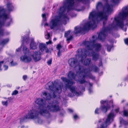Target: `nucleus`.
Instances as JSON below:
<instances>
[{"instance_id": "34", "label": "nucleus", "mask_w": 128, "mask_h": 128, "mask_svg": "<svg viewBox=\"0 0 128 128\" xmlns=\"http://www.w3.org/2000/svg\"><path fill=\"white\" fill-rule=\"evenodd\" d=\"M93 70L95 72H98L99 71V68L96 66H94L93 68Z\"/></svg>"}, {"instance_id": "31", "label": "nucleus", "mask_w": 128, "mask_h": 128, "mask_svg": "<svg viewBox=\"0 0 128 128\" xmlns=\"http://www.w3.org/2000/svg\"><path fill=\"white\" fill-rule=\"evenodd\" d=\"M42 21L44 22L46 21V15L45 14H43L42 15Z\"/></svg>"}, {"instance_id": "63", "label": "nucleus", "mask_w": 128, "mask_h": 128, "mask_svg": "<svg viewBox=\"0 0 128 128\" xmlns=\"http://www.w3.org/2000/svg\"><path fill=\"white\" fill-rule=\"evenodd\" d=\"M56 40V38H54V41H55Z\"/></svg>"}, {"instance_id": "39", "label": "nucleus", "mask_w": 128, "mask_h": 128, "mask_svg": "<svg viewBox=\"0 0 128 128\" xmlns=\"http://www.w3.org/2000/svg\"><path fill=\"white\" fill-rule=\"evenodd\" d=\"M18 93V91L17 90H14L12 92V95H16Z\"/></svg>"}, {"instance_id": "32", "label": "nucleus", "mask_w": 128, "mask_h": 128, "mask_svg": "<svg viewBox=\"0 0 128 128\" xmlns=\"http://www.w3.org/2000/svg\"><path fill=\"white\" fill-rule=\"evenodd\" d=\"M106 46L107 47V51L108 52H110L111 50V48H112V46L108 44H107L106 45Z\"/></svg>"}, {"instance_id": "15", "label": "nucleus", "mask_w": 128, "mask_h": 128, "mask_svg": "<svg viewBox=\"0 0 128 128\" xmlns=\"http://www.w3.org/2000/svg\"><path fill=\"white\" fill-rule=\"evenodd\" d=\"M44 51L46 53H48L49 52V50L47 47V45L43 43H40V51L42 52Z\"/></svg>"}, {"instance_id": "57", "label": "nucleus", "mask_w": 128, "mask_h": 128, "mask_svg": "<svg viewBox=\"0 0 128 128\" xmlns=\"http://www.w3.org/2000/svg\"><path fill=\"white\" fill-rule=\"evenodd\" d=\"M126 101V100H123L121 102V103H123V102H124Z\"/></svg>"}, {"instance_id": "4", "label": "nucleus", "mask_w": 128, "mask_h": 128, "mask_svg": "<svg viewBox=\"0 0 128 128\" xmlns=\"http://www.w3.org/2000/svg\"><path fill=\"white\" fill-rule=\"evenodd\" d=\"M89 50H90L85 48L78 49L77 50L78 54L77 55L79 58H81L80 61L81 62H83L87 55L92 56V60L94 61H96L98 59L100 54L98 52L92 50L90 53Z\"/></svg>"}, {"instance_id": "41", "label": "nucleus", "mask_w": 128, "mask_h": 128, "mask_svg": "<svg viewBox=\"0 0 128 128\" xmlns=\"http://www.w3.org/2000/svg\"><path fill=\"white\" fill-rule=\"evenodd\" d=\"M78 118V117L77 115L76 114H75L74 115L73 118L74 120L77 119Z\"/></svg>"}, {"instance_id": "21", "label": "nucleus", "mask_w": 128, "mask_h": 128, "mask_svg": "<svg viewBox=\"0 0 128 128\" xmlns=\"http://www.w3.org/2000/svg\"><path fill=\"white\" fill-rule=\"evenodd\" d=\"M43 96L44 98L46 100H50L52 98V96L50 93H48L46 92H44L43 94Z\"/></svg>"}, {"instance_id": "8", "label": "nucleus", "mask_w": 128, "mask_h": 128, "mask_svg": "<svg viewBox=\"0 0 128 128\" xmlns=\"http://www.w3.org/2000/svg\"><path fill=\"white\" fill-rule=\"evenodd\" d=\"M96 41V40L94 39L90 41H84L82 43L88 50H93V48H94L95 51L98 52L101 50L102 46L100 43H95Z\"/></svg>"}, {"instance_id": "46", "label": "nucleus", "mask_w": 128, "mask_h": 128, "mask_svg": "<svg viewBox=\"0 0 128 128\" xmlns=\"http://www.w3.org/2000/svg\"><path fill=\"white\" fill-rule=\"evenodd\" d=\"M52 62V59H51L50 60H48L47 62V63L48 64H51Z\"/></svg>"}, {"instance_id": "45", "label": "nucleus", "mask_w": 128, "mask_h": 128, "mask_svg": "<svg viewBox=\"0 0 128 128\" xmlns=\"http://www.w3.org/2000/svg\"><path fill=\"white\" fill-rule=\"evenodd\" d=\"M27 76L26 75H24L23 76L22 78L24 80H26L27 78Z\"/></svg>"}, {"instance_id": "16", "label": "nucleus", "mask_w": 128, "mask_h": 128, "mask_svg": "<svg viewBox=\"0 0 128 128\" xmlns=\"http://www.w3.org/2000/svg\"><path fill=\"white\" fill-rule=\"evenodd\" d=\"M118 17L114 18V20L116 21V26H118L120 28H122L124 26L123 22L121 21L118 19Z\"/></svg>"}, {"instance_id": "48", "label": "nucleus", "mask_w": 128, "mask_h": 128, "mask_svg": "<svg viewBox=\"0 0 128 128\" xmlns=\"http://www.w3.org/2000/svg\"><path fill=\"white\" fill-rule=\"evenodd\" d=\"M21 46H22V45H21ZM21 46L20 48H18L16 49V52H19L21 50Z\"/></svg>"}, {"instance_id": "25", "label": "nucleus", "mask_w": 128, "mask_h": 128, "mask_svg": "<svg viewBox=\"0 0 128 128\" xmlns=\"http://www.w3.org/2000/svg\"><path fill=\"white\" fill-rule=\"evenodd\" d=\"M103 4L101 2H98L96 5V8L97 10H99L101 9L102 8H103Z\"/></svg>"}, {"instance_id": "26", "label": "nucleus", "mask_w": 128, "mask_h": 128, "mask_svg": "<svg viewBox=\"0 0 128 128\" xmlns=\"http://www.w3.org/2000/svg\"><path fill=\"white\" fill-rule=\"evenodd\" d=\"M22 38V42H26L27 44H28L29 42V38L28 36H24L23 38Z\"/></svg>"}, {"instance_id": "29", "label": "nucleus", "mask_w": 128, "mask_h": 128, "mask_svg": "<svg viewBox=\"0 0 128 128\" xmlns=\"http://www.w3.org/2000/svg\"><path fill=\"white\" fill-rule=\"evenodd\" d=\"M91 61L90 58H86L84 61V63L83 64H90Z\"/></svg>"}, {"instance_id": "27", "label": "nucleus", "mask_w": 128, "mask_h": 128, "mask_svg": "<svg viewBox=\"0 0 128 128\" xmlns=\"http://www.w3.org/2000/svg\"><path fill=\"white\" fill-rule=\"evenodd\" d=\"M8 41L9 39L8 38L2 40L0 43V45L2 46H4L5 44L8 42Z\"/></svg>"}, {"instance_id": "56", "label": "nucleus", "mask_w": 128, "mask_h": 128, "mask_svg": "<svg viewBox=\"0 0 128 128\" xmlns=\"http://www.w3.org/2000/svg\"><path fill=\"white\" fill-rule=\"evenodd\" d=\"M102 122V120H101V119L100 120L98 121V122L99 123L101 122Z\"/></svg>"}, {"instance_id": "14", "label": "nucleus", "mask_w": 128, "mask_h": 128, "mask_svg": "<svg viewBox=\"0 0 128 128\" xmlns=\"http://www.w3.org/2000/svg\"><path fill=\"white\" fill-rule=\"evenodd\" d=\"M122 12L119 13V16L122 20H124L128 16V7L126 6L123 8Z\"/></svg>"}, {"instance_id": "28", "label": "nucleus", "mask_w": 128, "mask_h": 128, "mask_svg": "<svg viewBox=\"0 0 128 128\" xmlns=\"http://www.w3.org/2000/svg\"><path fill=\"white\" fill-rule=\"evenodd\" d=\"M120 122L121 124H123L125 125H128V122L124 120L123 118L120 119Z\"/></svg>"}, {"instance_id": "17", "label": "nucleus", "mask_w": 128, "mask_h": 128, "mask_svg": "<svg viewBox=\"0 0 128 128\" xmlns=\"http://www.w3.org/2000/svg\"><path fill=\"white\" fill-rule=\"evenodd\" d=\"M32 56L35 61H38L40 59V52H36L33 55H32Z\"/></svg>"}, {"instance_id": "52", "label": "nucleus", "mask_w": 128, "mask_h": 128, "mask_svg": "<svg viewBox=\"0 0 128 128\" xmlns=\"http://www.w3.org/2000/svg\"><path fill=\"white\" fill-rule=\"evenodd\" d=\"M47 36L48 37V39L50 38V35L49 33H48L47 34Z\"/></svg>"}, {"instance_id": "19", "label": "nucleus", "mask_w": 128, "mask_h": 128, "mask_svg": "<svg viewBox=\"0 0 128 128\" xmlns=\"http://www.w3.org/2000/svg\"><path fill=\"white\" fill-rule=\"evenodd\" d=\"M21 60L25 62H28L30 61L32 58L30 56H26L25 55L22 56L20 58Z\"/></svg>"}, {"instance_id": "51", "label": "nucleus", "mask_w": 128, "mask_h": 128, "mask_svg": "<svg viewBox=\"0 0 128 128\" xmlns=\"http://www.w3.org/2000/svg\"><path fill=\"white\" fill-rule=\"evenodd\" d=\"M45 26H48L49 25V26H50L49 24H48V23H47L46 22V23H45Z\"/></svg>"}, {"instance_id": "20", "label": "nucleus", "mask_w": 128, "mask_h": 128, "mask_svg": "<svg viewBox=\"0 0 128 128\" xmlns=\"http://www.w3.org/2000/svg\"><path fill=\"white\" fill-rule=\"evenodd\" d=\"M123 114L124 115L127 117H128V102L124 107Z\"/></svg>"}, {"instance_id": "24", "label": "nucleus", "mask_w": 128, "mask_h": 128, "mask_svg": "<svg viewBox=\"0 0 128 128\" xmlns=\"http://www.w3.org/2000/svg\"><path fill=\"white\" fill-rule=\"evenodd\" d=\"M23 51L24 54H27L29 55H30L29 49L26 46H23Z\"/></svg>"}, {"instance_id": "60", "label": "nucleus", "mask_w": 128, "mask_h": 128, "mask_svg": "<svg viewBox=\"0 0 128 128\" xmlns=\"http://www.w3.org/2000/svg\"><path fill=\"white\" fill-rule=\"evenodd\" d=\"M92 38L93 39H94L95 38V36H92Z\"/></svg>"}, {"instance_id": "12", "label": "nucleus", "mask_w": 128, "mask_h": 128, "mask_svg": "<svg viewBox=\"0 0 128 128\" xmlns=\"http://www.w3.org/2000/svg\"><path fill=\"white\" fill-rule=\"evenodd\" d=\"M111 29V28L109 27H106L105 26L103 27L102 31L99 33L98 35V39L100 40L104 39L106 36L105 32L110 31Z\"/></svg>"}, {"instance_id": "13", "label": "nucleus", "mask_w": 128, "mask_h": 128, "mask_svg": "<svg viewBox=\"0 0 128 128\" xmlns=\"http://www.w3.org/2000/svg\"><path fill=\"white\" fill-rule=\"evenodd\" d=\"M100 103L102 105L100 108L102 112L106 113L107 112L108 110L110 108V106L108 104V102L107 100H101L100 101Z\"/></svg>"}, {"instance_id": "59", "label": "nucleus", "mask_w": 128, "mask_h": 128, "mask_svg": "<svg viewBox=\"0 0 128 128\" xmlns=\"http://www.w3.org/2000/svg\"><path fill=\"white\" fill-rule=\"evenodd\" d=\"M69 111L70 112H73V111L72 110V109H70L69 110Z\"/></svg>"}, {"instance_id": "9", "label": "nucleus", "mask_w": 128, "mask_h": 128, "mask_svg": "<svg viewBox=\"0 0 128 128\" xmlns=\"http://www.w3.org/2000/svg\"><path fill=\"white\" fill-rule=\"evenodd\" d=\"M46 108V109H40V115L45 116L47 114H50L49 110L53 112H57L60 110L59 106L56 104L51 106L48 105Z\"/></svg>"}, {"instance_id": "30", "label": "nucleus", "mask_w": 128, "mask_h": 128, "mask_svg": "<svg viewBox=\"0 0 128 128\" xmlns=\"http://www.w3.org/2000/svg\"><path fill=\"white\" fill-rule=\"evenodd\" d=\"M71 32V31L70 30H69L65 32L64 35L65 37L68 38V36L70 34Z\"/></svg>"}, {"instance_id": "42", "label": "nucleus", "mask_w": 128, "mask_h": 128, "mask_svg": "<svg viewBox=\"0 0 128 128\" xmlns=\"http://www.w3.org/2000/svg\"><path fill=\"white\" fill-rule=\"evenodd\" d=\"M3 66L4 68V70H7L8 68V66L6 64H3Z\"/></svg>"}, {"instance_id": "7", "label": "nucleus", "mask_w": 128, "mask_h": 128, "mask_svg": "<svg viewBox=\"0 0 128 128\" xmlns=\"http://www.w3.org/2000/svg\"><path fill=\"white\" fill-rule=\"evenodd\" d=\"M48 89L50 90L52 92V94L53 98H55L56 96L55 94V92L60 94L62 91V88L61 86L56 81H54V83L52 82H50L48 83Z\"/></svg>"}, {"instance_id": "44", "label": "nucleus", "mask_w": 128, "mask_h": 128, "mask_svg": "<svg viewBox=\"0 0 128 128\" xmlns=\"http://www.w3.org/2000/svg\"><path fill=\"white\" fill-rule=\"evenodd\" d=\"M120 108H117L114 110V111L116 113H118L119 111Z\"/></svg>"}, {"instance_id": "3", "label": "nucleus", "mask_w": 128, "mask_h": 128, "mask_svg": "<svg viewBox=\"0 0 128 128\" xmlns=\"http://www.w3.org/2000/svg\"><path fill=\"white\" fill-rule=\"evenodd\" d=\"M35 109L30 110L25 116L26 118L34 119L36 124H39L40 121V98H36L35 100Z\"/></svg>"}, {"instance_id": "53", "label": "nucleus", "mask_w": 128, "mask_h": 128, "mask_svg": "<svg viewBox=\"0 0 128 128\" xmlns=\"http://www.w3.org/2000/svg\"><path fill=\"white\" fill-rule=\"evenodd\" d=\"M59 52V50H58V56H59L60 55V54L61 53V52H60H60Z\"/></svg>"}, {"instance_id": "49", "label": "nucleus", "mask_w": 128, "mask_h": 128, "mask_svg": "<svg viewBox=\"0 0 128 128\" xmlns=\"http://www.w3.org/2000/svg\"><path fill=\"white\" fill-rule=\"evenodd\" d=\"M68 95L70 97H72L73 96L71 93H69L68 94Z\"/></svg>"}, {"instance_id": "50", "label": "nucleus", "mask_w": 128, "mask_h": 128, "mask_svg": "<svg viewBox=\"0 0 128 128\" xmlns=\"http://www.w3.org/2000/svg\"><path fill=\"white\" fill-rule=\"evenodd\" d=\"M113 3L114 4H116L117 3V1L115 0H112Z\"/></svg>"}, {"instance_id": "47", "label": "nucleus", "mask_w": 128, "mask_h": 128, "mask_svg": "<svg viewBox=\"0 0 128 128\" xmlns=\"http://www.w3.org/2000/svg\"><path fill=\"white\" fill-rule=\"evenodd\" d=\"M12 98L9 97L8 98V100H8V101L10 102V101L12 100Z\"/></svg>"}, {"instance_id": "18", "label": "nucleus", "mask_w": 128, "mask_h": 128, "mask_svg": "<svg viewBox=\"0 0 128 128\" xmlns=\"http://www.w3.org/2000/svg\"><path fill=\"white\" fill-rule=\"evenodd\" d=\"M38 45V44L34 42L33 39H32L30 44V49L32 50L36 49L37 48Z\"/></svg>"}, {"instance_id": "37", "label": "nucleus", "mask_w": 128, "mask_h": 128, "mask_svg": "<svg viewBox=\"0 0 128 128\" xmlns=\"http://www.w3.org/2000/svg\"><path fill=\"white\" fill-rule=\"evenodd\" d=\"M124 42L125 44L128 46V38H126L124 39Z\"/></svg>"}, {"instance_id": "62", "label": "nucleus", "mask_w": 128, "mask_h": 128, "mask_svg": "<svg viewBox=\"0 0 128 128\" xmlns=\"http://www.w3.org/2000/svg\"><path fill=\"white\" fill-rule=\"evenodd\" d=\"M1 64H0V71H1L2 70V69L1 68Z\"/></svg>"}, {"instance_id": "58", "label": "nucleus", "mask_w": 128, "mask_h": 128, "mask_svg": "<svg viewBox=\"0 0 128 128\" xmlns=\"http://www.w3.org/2000/svg\"><path fill=\"white\" fill-rule=\"evenodd\" d=\"M4 61H0V64H3L4 63Z\"/></svg>"}, {"instance_id": "55", "label": "nucleus", "mask_w": 128, "mask_h": 128, "mask_svg": "<svg viewBox=\"0 0 128 128\" xmlns=\"http://www.w3.org/2000/svg\"><path fill=\"white\" fill-rule=\"evenodd\" d=\"M15 64H10V67L14 66H15Z\"/></svg>"}, {"instance_id": "61", "label": "nucleus", "mask_w": 128, "mask_h": 128, "mask_svg": "<svg viewBox=\"0 0 128 128\" xmlns=\"http://www.w3.org/2000/svg\"><path fill=\"white\" fill-rule=\"evenodd\" d=\"M3 98L5 99H7L8 100V98H5V97H3Z\"/></svg>"}, {"instance_id": "11", "label": "nucleus", "mask_w": 128, "mask_h": 128, "mask_svg": "<svg viewBox=\"0 0 128 128\" xmlns=\"http://www.w3.org/2000/svg\"><path fill=\"white\" fill-rule=\"evenodd\" d=\"M106 11H102L98 12L97 14V16L102 20H104L103 21V27L105 26L108 20V15L106 14Z\"/></svg>"}, {"instance_id": "33", "label": "nucleus", "mask_w": 128, "mask_h": 128, "mask_svg": "<svg viewBox=\"0 0 128 128\" xmlns=\"http://www.w3.org/2000/svg\"><path fill=\"white\" fill-rule=\"evenodd\" d=\"M2 104L3 106H7L8 104V100H6V101H2Z\"/></svg>"}, {"instance_id": "38", "label": "nucleus", "mask_w": 128, "mask_h": 128, "mask_svg": "<svg viewBox=\"0 0 128 128\" xmlns=\"http://www.w3.org/2000/svg\"><path fill=\"white\" fill-rule=\"evenodd\" d=\"M67 38L66 39V41H69L72 40V39L73 37L71 35L70 36V37H68V38Z\"/></svg>"}, {"instance_id": "35", "label": "nucleus", "mask_w": 128, "mask_h": 128, "mask_svg": "<svg viewBox=\"0 0 128 128\" xmlns=\"http://www.w3.org/2000/svg\"><path fill=\"white\" fill-rule=\"evenodd\" d=\"M79 82L80 84H82L86 82H87L85 80V79H82L79 81Z\"/></svg>"}, {"instance_id": "6", "label": "nucleus", "mask_w": 128, "mask_h": 128, "mask_svg": "<svg viewBox=\"0 0 128 128\" xmlns=\"http://www.w3.org/2000/svg\"><path fill=\"white\" fill-rule=\"evenodd\" d=\"M5 10L2 8L0 7V36L4 35V30L2 27L4 25V22L7 20L8 22L6 25L7 26H9L12 22V19L10 16L5 13Z\"/></svg>"}, {"instance_id": "10", "label": "nucleus", "mask_w": 128, "mask_h": 128, "mask_svg": "<svg viewBox=\"0 0 128 128\" xmlns=\"http://www.w3.org/2000/svg\"><path fill=\"white\" fill-rule=\"evenodd\" d=\"M78 65L79 67V70L80 71V74L84 73L85 74H83L82 75V79H85V78L86 76L90 78H92L93 77L92 74L90 73V71L89 69L83 68L82 70L81 68L80 67V64H77Z\"/></svg>"}, {"instance_id": "64", "label": "nucleus", "mask_w": 128, "mask_h": 128, "mask_svg": "<svg viewBox=\"0 0 128 128\" xmlns=\"http://www.w3.org/2000/svg\"><path fill=\"white\" fill-rule=\"evenodd\" d=\"M13 60H12L11 62H10V64H12L13 63Z\"/></svg>"}, {"instance_id": "36", "label": "nucleus", "mask_w": 128, "mask_h": 128, "mask_svg": "<svg viewBox=\"0 0 128 128\" xmlns=\"http://www.w3.org/2000/svg\"><path fill=\"white\" fill-rule=\"evenodd\" d=\"M62 47V46L60 44H58L57 45L56 48L58 50H59V52H60V49Z\"/></svg>"}, {"instance_id": "5", "label": "nucleus", "mask_w": 128, "mask_h": 128, "mask_svg": "<svg viewBox=\"0 0 128 128\" xmlns=\"http://www.w3.org/2000/svg\"><path fill=\"white\" fill-rule=\"evenodd\" d=\"M66 10V8L64 6L60 7L59 10L58 16L52 19L49 23L50 28L52 29L56 27L60 26L62 23L61 18L62 17L64 19L68 18L67 16L64 14Z\"/></svg>"}, {"instance_id": "2", "label": "nucleus", "mask_w": 128, "mask_h": 128, "mask_svg": "<svg viewBox=\"0 0 128 128\" xmlns=\"http://www.w3.org/2000/svg\"><path fill=\"white\" fill-rule=\"evenodd\" d=\"M67 76L68 78L70 79H68L66 77H62L61 79L65 84V87L69 89L70 91L74 94L78 96L79 95V92L76 90L75 88L73 86V84L75 82L72 80H75L76 76V74L72 71H70L68 73Z\"/></svg>"}, {"instance_id": "1", "label": "nucleus", "mask_w": 128, "mask_h": 128, "mask_svg": "<svg viewBox=\"0 0 128 128\" xmlns=\"http://www.w3.org/2000/svg\"><path fill=\"white\" fill-rule=\"evenodd\" d=\"M90 19L92 20L88 22L83 27L76 26L74 28V32L76 34L79 33L85 34L84 32L90 30L91 28L94 29L97 26L96 21L97 20L95 11H93L90 12L88 17Z\"/></svg>"}, {"instance_id": "40", "label": "nucleus", "mask_w": 128, "mask_h": 128, "mask_svg": "<svg viewBox=\"0 0 128 128\" xmlns=\"http://www.w3.org/2000/svg\"><path fill=\"white\" fill-rule=\"evenodd\" d=\"M95 113L96 114H98L99 113V109L98 108H96L95 111Z\"/></svg>"}, {"instance_id": "54", "label": "nucleus", "mask_w": 128, "mask_h": 128, "mask_svg": "<svg viewBox=\"0 0 128 128\" xmlns=\"http://www.w3.org/2000/svg\"><path fill=\"white\" fill-rule=\"evenodd\" d=\"M21 128H28L27 126H22L21 127Z\"/></svg>"}, {"instance_id": "22", "label": "nucleus", "mask_w": 128, "mask_h": 128, "mask_svg": "<svg viewBox=\"0 0 128 128\" xmlns=\"http://www.w3.org/2000/svg\"><path fill=\"white\" fill-rule=\"evenodd\" d=\"M77 62L76 58H71L69 59L68 60V64H76Z\"/></svg>"}, {"instance_id": "43", "label": "nucleus", "mask_w": 128, "mask_h": 128, "mask_svg": "<svg viewBox=\"0 0 128 128\" xmlns=\"http://www.w3.org/2000/svg\"><path fill=\"white\" fill-rule=\"evenodd\" d=\"M52 42L51 40H49L48 41L46 42V45L49 44H51L52 43Z\"/></svg>"}, {"instance_id": "23", "label": "nucleus", "mask_w": 128, "mask_h": 128, "mask_svg": "<svg viewBox=\"0 0 128 128\" xmlns=\"http://www.w3.org/2000/svg\"><path fill=\"white\" fill-rule=\"evenodd\" d=\"M6 7L8 10L9 11H12L14 9V7L11 2H8L6 4Z\"/></svg>"}]
</instances>
